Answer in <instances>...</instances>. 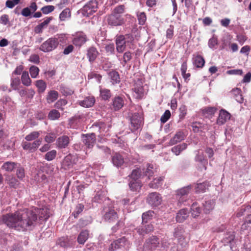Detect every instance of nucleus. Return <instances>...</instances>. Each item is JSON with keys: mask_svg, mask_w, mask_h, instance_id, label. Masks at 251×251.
<instances>
[{"mask_svg": "<svg viewBox=\"0 0 251 251\" xmlns=\"http://www.w3.org/2000/svg\"><path fill=\"white\" fill-rule=\"evenodd\" d=\"M38 218L40 220H47L49 218L47 210L37 208L31 210L21 209L13 213L3 215L1 220L9 228L25 231L36 226Z\"/></svg>", "mask_w": 251, "mask_h": 251, "instance_id": "obj_1", "label": "nucleus"}, {"mask_svg": "<svg viewBox=\"0 0 251 251\" xmlns=\"http://www.w3.org/2000/svg\"><path fill=\"white\" fill-rule=\"evenodd\" d=\"M143 83L144 79L141 77H136L133 79L132 87V95L136 99H142L144 96Z\"/></svg>", "mask_w": 251, "mask_h": 251, "instance_id": "obj_2", "label": "nucleus"}, {"mask_svg": "<svg viewBox=\"0 0 251 251\" xmlns=\"http://www.w3.org/2000/svg\"><path fill=\"white\" fill-rule=\"evenodd\" d=\"M58 44V38L50 37L42 44L39 49L44 52H50L56 49Z\"/></svg>", "mask_w": 251, "mask_h": 251, "instance_id": "obj_3", "label": "nucleus"}, {"mask_svg": "<svg viewBox=\"0 0 251 251\" xmlns=\"http://www.w3.org/2000/svg\"><path fill=\"white\" fill-rule=\"evenodd\" d=\"M143 118L139 113H135L130 118L131 130L133 132L141 128L143 126Z\"/></svg>", "mask_w": 251, "mask_h": 251, "instance_id": "obj_4", "label": "nucleus"}, {"mask_svg": "<svg viewBox=\"0 0 251 251\" xmlns=\"http://www.w3.org/2000/svg\"><path fill=\"white\" fill-rule=\"evenodd\" d=\"M105 214L103 219L109 223H113L118 220L119 217L117 212L113 207H108L104 209Z\"/></svg>", "mask_w": 251, "mask_h": 251, "instance_id": "obj_5", "label": "nucleus"}, {"mask_svg": "<svg viewBox=\"0 0 251 251\" xmlns=\"http://www.w3.org/2000/svg\"><path fill=\"white\" fill-rule=\"evenodd\" d=\"M107 22L109 25L114 26H120L125 23L122 15H115L112 13L107 16Z\"/></svg>", "mask_w": 251, "mask_h": 251, "instance_id": "obj_6", "label": "nucleus"}, {"mask_svg": "<svg viewBox=\"0 0 251 251\" xmlns=\"http://www.w3.org/2000/svg\"><path fill=\"white\" fill-rule=\"evenodd\" d=\"M42 139H39L30 143L28 142H23L22 144V147L24 150H26L30 152L35 151L42 143Z\"/></svg>", "mask_w": 251, "mask_h": 251, "instance_id": "obj_7", "label": "nucleus"}, {"mask_svg": "<svg viewBox=\"0 0 251 251\" xmlns=\"http://www.w3.org/2000/svg\"><path fill=\"white\" fill-rule=\"evenodd\" d=\"M147 202L152 206L156 207L161 203L162 198L159 193L152 192L149 194Z\"/></svg>", "mask_w": 251, "mask_h": 251, "instance_id": "obj_8", "label": "nucleus"}, {"mask_svg": "<svg viewBox=\"0 0 251 251\" xmlns=\"http://www.w3.org/2000/svg\"><path fill=\"white\" fill-rule=\"evenodd\" d=\"M98 9V2L96 0H91L83 7V11L88 16L95 12Z\"/></svg>", "mask_w": 251, "mask_h": 251, "instance_id": "obj_9", "label": "nucleus"}, {"mask_svg": "<svg viewBox=\"0 0 251 251\" xmlns=\"http://www.w3.org/2000/svg\"><path fill=\"white\" fill-rule=\"evenodd\" d=\"M87 41V37L86 35L82 32H80L76 33L72 40V42L75 46L80 47L85 44Z\"/></svg>", "mask_w": 251, "mask_h": 251, "instance_id": "obj_10", "label": "nucleus"}, {"mask_svg": "<svg viewBox=\"0 0 251 251\" xmlns=\"http://www.w3.org/2000/svg\"><path fill=\"white\" fill-rule=\"evenodd\" d=\"M82 142L89 149L92 148L96 142V135L94 133L83 135Z\"/></svg>", "mask_w": 251, "mask_h": 251, "instance_id": "obj_11", "label": "nucleus"}, {"mask_svg": "<svg viewBox=\"0 0 251 251\" xmlns=\"http://www.w3.org/2000/svg\"><path fill=\"white\" fill-rule=\"evenodd\" d=\"M111 159L113 165L117 168L121 167L126 162V158L119 153H115Z\"/></svg>", "mask_w": 251, "mask_h": 251, "instance_id": "obj_12", "label": "nucleus"}, {"mask_svg": "<svg viewBox=\"0 0 251 251\" xmlns=\"http://www.w3.org/2000/svg\"><path fill=\"white\" fill-rule=\"evenodd\" d=\"M116 50L119 53L123 52L126 48V44L124 35H120L117 36L116 39Z\"/></svg>", "mask_w": 251, "mask_h": 251, "instance_id": "obj_13", "label": "nucleus"}, {"mask_svg": "<svg viewBox=\"0 0 251 251\" xmlns=\"http://www.w3.org/2000/svg\"><path fill=\"white\" fill-rule=\"evenodd\" d=\"M185 138V135L184 132L181 130L176 131L174 136L170 140L169 144L173 146L177 144L184 140Z\"/></svg>", "mask_w": 251, "mask_h": 251, "instance_id": "obj_14", "label": "nucleus"}, {"mask_svg": "<svg viewBox=\"0 0 251 251\" xmlns=\"http://www.w3.org/2000/svg\"><path fill=\"white\" fill-rule=\"evenodd\" d=\"M70 142V139L68 136H61L56 140V147L59 149H65L69 146Z\"/></svg>", "mask_w": 251, "mask_h": 251, "instance_id": "obj_15", "label": "nucleus"}, {"mask_svg": "<svg viewBox=\"0 0 251 251\" xmlns=\"http://www.w3.org/2000/svg\"><path fill=\"white\" fill-rule=\"evenodd\" d=\"M230 118V114L226 110L222 109L220 110L219 117L217 120V123L219 125L224 124L227 120Z\"/></svg>", "mask_w": 251, "mask_h": 251, "instance_id": "obj_16", "label": "nucleus"}, {"mask_svg": "<svg viewBox=\"0 0 251 251\" xmlns=\"http://www.w3.org/2000/svg\"><path fill=\"white\" fill-rule=\"evenodd\" d=\"M72 156L69 154L66 156L61 163V169L68 170L73 167Z\"/></svg>", "mask_w": 251, "mask_h": 251, "instance_id": "obj_17", "label": "nucleus"}, {"mask_svg": "<svg viewBox=\"0 0 251 251\" xmlns=\"http://www.w3.org/2000/svg\"><path fill=\"white\" fill-rule=\"evenodd\" d=\"M124 105V98L121 96L115 97L112 100L113 108L115 111L122 108Z\"/></svg>", "mask_w": 251, "mask_h": 251, "instance_id": "obj_18", "label": "nucleus"}, {"mask_svg": "<svg viewBox=\"0 0 251 251\" xmlns=\"http://www.w3.org/2000/svg\"><path fill=\"white\" fill-rule=\"evenodd\" d=\"M241 90L238 88L233 89L230 92L231 96L235 99V100L239 103H242L243 102L244 99L241 94Z\"/></svg>", "mask_w": 251, "mask_h": 251, "instance_id": "obj_19", "label": "nucleus"}, {"mask_svg": "<svg viewBox=\"0 0 251 251\" xmlns=\"http://www.w3.org/2000/svg\"><path fill=\"white\" fill-rule=\"evenodd\" d=\"M147 244L151 250H154L158 247L159 239L156 236H152L147 240Z\"/></svg>", "mask_w": 251, "mask_h": 251, "instance_id": "obj_20", "label": "nucleus"}, {"mask_svg": "<svg viewBox=\"0 0 251 251\" xmlns=\"http://www.w3.org/2000/svg\"><path fill=\"white\" fill-rule=\"evenodd\" d=\"M95 102V98L94 96H89L85 98L83 100L79 101L80 105L84 107H90L94 105Z\"/></svg>", "mask_w": 251, "mask_h": 251, "instance_id": "obj_21", "label": "nucleus"}, {"mask_svg": "<svg viewBox=\"0 0 251 251\" xmlns=\"http://www.w3.org/2000/svg\"><path fill=\"white\" fill-rule=\"evenodd\" d=\"M191 186L189 185L183 187L177 191L176 198L178 199L179 202H181L183 201L182 200H180L181 198L188 195L190 190H191Z\"/></svg>", "mask_w": 251, "mask_h": 251, "instance_id": "obj_22", "label": "nucleus"}, {"mask_svg": "<svg viewBox=\"0 0 251 251\" xmlns=\"http://www.w3.org/2000/svg\"><path fill=\"white\" fill-rule=\"evenodd\" d=\"M99 54V52L97 49L93 47H91L87 50V56L90 62H93Z\"/></svg>", "mask_w": 251, "mask_h": 251, "instance_id": "obj_23", "label": "nucleus"}, {"mask_svg": "<svg viewBox=\"0 0 251 251\" xmlns=\"http://www.w3.org/2000/svg\"><path fill=\"white\" fill-rule=\"evenodd\" d=\"M189 212L187 209H182L177 213L176 220L177 222L182 223L184 222L188 217Z\"/></svg>", "mask_w": 251, "mask_h": 251, "instance_id": "obj_24", "label": "nucleus"}, {"mask_svg": "<svg viewBox=\"0 0 251 251\" xmlns=\"http://www.w3.org/2000/svg\"><path fill=\"white\" fill-rule=\"evenodd\" d=\"M108 75L112 84H116L120 82V75L118 72L115 70H112L108 73Z\"/></svg>", "mask_w": 251, "mask_h": 251, "instance_id": "obj_25", "label": "nucleus"}, {"mask_svg": "<svg viewBox=\"0 0 251 251\" xmlns=\"http://www.w3.org/2000/svg\"><path fill=\"white\" fill-rule=\"evenodd\" d=\"M187 144L185 143L175 146L171 149V151L176 155H179L181 152L187 149Z\"/></svg>", "mask_w": 251, "mask_h": 251, "instance_id": "obj_26", "label": "nucleus"}, {"mask_svg": "<svg viewBox=\"0 0 251 251\" xmlns=\"http://www.w3.org/2000/svg\"><path fill=\"white\" fill-rule=\"evenodd\" d=\"M164 177L163 176L157 177L153 178V180L149 184V186L151 188L157 189L161 186Z\"/></svg>", "mask_w": 251, "mask_h": 251, "instance_id": "obj_27", "label": "nucleus"}, {"mask_svg": "<svg viewBox=\"0 0 251 251\" xmlns=\"http://www.w3.org/2000/svg\"><path fill=\"white\" fill-rule=\"evenodd\" d=\"M209 186V184L207 181L198 183L195 187V192L197 193H204L208 188Z\"/></svg>", "mask_w": 251, "mask_h": 251, "instance_id": "obj_28", "label": "nucleus"}, {"mask_svg": "<svg viewBox=\"0 0 251 251\" xmlns=\"http://www.w3.org/2000/svg\"><path fill=\"white\" fill-rule=\"evenodd\" d=\"M89 237V231L84 230L80 232L77 237V242L80 244H84Z\"/></svg>", "mask_w": 251, "mask_h": 251, "instance_id": "obj_29", "label": "nucleus"}, {"mask_svg": "<svg viewBox=\"0 0 251 251\" xmlns=\"http://www.w3.org/2000/svg\"><path fill=\"white\" fill-rule=\"evenodd\" d=\"M21 81L24 86L28 87L31 85L32 80L29 77V74L27 72L24 71L22 73Z\"/></svg>", "mask_w": 251, "mask_h": 251, "instance_id": "obj_30", "label": "nucleus"}, {"mask_svg": "<svg viewBox=\"0 0 251 251\" xmlns=\"http://www.w3.org/2000/svg\"><path fill=\"white\" fill-rule=\"evenodd\" d=\"M6 181L11 188H16L20 184L19 181L12 176H9L6 178Z\"/></svg>", "mask_w": 251, "mask_h": 251, "instance_id": "obj_31", "label": "nucleus"}, {"mask_svg": "<svg viewBox=\"0 0 251 251\" xmlns=\"http://www.w3.org/2000/svg\"><path fill=\"white\" fill-rule=\"evenodd\" d=\"M194 65L199 68H201L205 64L204 59L200 55H197L194 58Z\"/></svg>", "mask_w": 251, "mask_h": 251, "instance_id": "obj_32", "label": "nucleus"}, {"mask_svg": "<svg viewBox=\"0 0 251 251\" xmlns=\"http://www.w3.org/2000/svg\"><path fill=\"white\" fill-rule=\"evenodd\" d=\"M10 81V86L12 90H19V86L21 85V81L19 77H14V76L12 75Z\"/></svg>", "mask_w": 251, "mask_h": 251, "instance_id": "obj_33", "label": "nucleus"}, {"mask_svg": "<svg viewBox=\"0 0 251 251\" xmlns=\"http://www.w3.org/2000/svg\"><path fill=\"white\" fill-rule=\"evenodd\" d=\"M58 97V93L54 90H51L48 92L47 96V101L49 103L55 101Z\"/></svg>", "mask_w": 251, "mask_h": 251, "instance_id": "obj_34", "label": "nucleus"}, {"mask_svg": "<svg viewBox=\"0 0 251 251\" xmlns=\"http://www.w3.org/2000/svg\"><path fill=\"white\" fill-rule=\"evenodd\" d=\"M154 229L153 226L151 224H148L144 227H139L138 228V232L139 234L144 235L145 234H148Z\"/></svg>", "mask_w": 251, "mask_h": 251, "instance_id": "obj_35", "label": "nucleus"}, {"mask_svg": "<svg viewBox=\"0 0 251 251\" xmlns=\"http://www.w3.org/2000/svg\"><path fill=\"white\" fill-rule=\"evenodd\" d=\"M17 163L14 162L7 161L5 162L1 167L2 169L7 172H12L17 168Z\"/></svg>", "mask_w": 251, "mask_h": 251, "instance_id": "obj_36", "label": "nucleus"}, {"mask_svg": "<svg viewBox=\"0 0 251 251\" xmlns=\"http://www.w3.org/2000/svg\"><path fill=\"white\" fill-rule=\"evenodd\" d=\"M129 186L132 191H137L140 190L142 183L140 180H130L129 183Z\"/></svg>", "mask_w": 251, "mask_h": 251, "instance_id": "obj_37", "label": "nucleus"}, {"mask_svg": "<svg viewBox=\"0 0 251 251\" xmlns=\"http://www.w3.org/2000/svg\"><path fill=\"white\" fill-rule=\"evenodd\" d=\"M154 212L151 210H149L143 213L142 216V223H147L151 220L154 215Z\"/></svg>", "mask_w": 251, "mask_h": 251, "instance_id": "obj_38", "label": "nucleus"}, {"mask_svg": "<svg viewBox=\"0 0 251 251\" xmlns=\"http://www.w3.org/2000/svg\"><path fill=\"white\" fill-rule=\"evenodd\" d=\"M203 206L204 212L208 213L214 208V202L213 200H208L203 204Z\"/></svg>", "mask_w": 251, "mask_h": 251, "instance_id": "obj_39", "label": "nucleus"}, {"mask_svg": "<svg viewBox=\"0 0 251 251\" xmlns=\"http://www.w3.org/2000/svg\"><path fill=\"white\" fill-rule=\"evenodd\" d=\"M141 176V171L140 168H136L132 170L131 174L128 176L131 180H139Z\"/></svg>", "mask_w": 251, "mask_h": 251, "instance_id": "obj_40", "label": "nucleus"}, {"mask_svg": "<svg viewBox=\"0 0 251 251\" xmlns=\"http://www.w3.org/2000/svg\"><path fill=\"white\" fill-rule=\"evenodd\" d=\"M35 85L38 88L39 93H43L47 88V84L43 80H36Z\"/></svg>", "mask_w": 251, "mask_h": 251, "instance_id": "obj_41", "label": "nucleus"}, {"mask_svg": "<svg viewBox=\"0 0 251 251\" xmlns=\"http://www.w3.org/2000/svg\"><path fill=\"white\" fill-rule=\"evenodd\" d=\"M136 16L138 24L142 25H144L147 20V16L145 12L138 11L136 12Z\"/></svg>", "mask_w": 251, "mask_h": 251, "instance_id": "obj_42", "label": "nucleus"}, {"mask_svg": "<svg viewBox=\"0 0 251 251\" xmlns=\"http://www.w3.org/2000/svg\"><path fill=\"white\" fill-rule=\"evenodd\" d=\"M40 135V131H34L31 132V133H30L29 134L27 135L25 137V139L27 141H33V140L35 141L36 140L38 139V138H39Z\"/></svg>", "mask_w": 251, "mask_h": 251, "instance_id": "obj_43", "label": "nucleus"}, {"mask_svg": "<svg viewBox=\"0 0 251 251\" xmlns=\"http://www.w3.org/2000/svg\"><path fill=\"white\" fill-rule=\"evenodd\" d=\"M191 209L192 216L194 218L198 217L201 211L200 207L198 206V203L197 202H194L192 204Z\"/></svg>", "mask_w": 251, "mask_h": 251, "instance_id": "obj_44", "label": "nucleus"}, {"mask_svg": "<svg viewBox=\"0 0 251 251\" xmlns=\"http://www.w3.org/2000/svg\"><path fill=\"white\" fill-rule=\"evenodd\" d=\"M48 117L50 120H58L60 117V113L58 110L52 109L50 111Z\"/></svg>", "mask_w": 251, "mask_h": 251, "instance_id": "obj_45", "label": "nucleus"}, {"mask_svg": "<svg viewBox=\"0 0 251 251\" xmlns=\"http://www.w3.org/2000/svg\"><path fill=\"white\" fill-rule=\"evenodd\" d=\"M57 155V151L55 150H52L48 151L44 156V158L48 161H52L54 159Z\"/></svg>", "mask_w": 251, "mask_h": 251, "instance_id": "obj_46", "label": "nucleus"}, {"mask_svg": "<svg viewBox=\"0 0 251 251\" xmlns=\"http://www.w3.org/2000/svg\"><path fill=\"white\" fill-rule=\"evenodd\" d=\"M100 94L101 98L104 100H108L111 97L110 90L106 88L100 89Z\"/></svg>", "mask_w": 251, "mask_h": 251, "instance_id": "obj_47", "label": "nucleus"}, {"mask_svg": "<svg viewBox=\"0 0 251 251\" xmlns=\"http://www.w3.org/2000/svg\"><path fill=\"white\" fill-rule=\"evenodd\" d=\"M16 176L20 180H23L25 177V169L20 165L16 168Z\"/></svg>", "mask_w": 251, "mask_h": 251, "instance_id": "obj_48", "label": "nucleus"}, {"mask_svg": "<svg viewBox=\"0 0 251 251\" xmlns=\"http://www.w3.org/2000/svg\"><path fill=\"white\" fill-rule=\"evenodd\" d=\"M71 16V12L69 8H65L60 14L59 18L61 21H65L68 18H70Z\"/></svg>", "mask_w": 251, "mask_h": 251, "instance_id": "obj_49", "label": "nucleus"}, {"mask_svg": "<svg viewBox=\"0 0 251 251\" xmlns=\"http://www.w3.org/2000/svg\"><path fill=\"white\" fill-rule=\"evenodd\" d=\"M217 110L215 107H206L202 109V112L204 115H213Z\"/></svg>", "mask_w": 251, "mask_h": 251, "instance_id": "obj_50", "label": "nucleus"}, {"mask_svg": "<svg viewBox=\"0 0 251 251\" xmlns=\"http://www.w3.org/2000/svg\"><path fill=\"white\" fill-rule=\"evenodd\" d=\"M106 197L104 196L102 192H98L93 198V201L96 202H101L102 201L105 200Z\"/></svg>", "mask_w": 251, "mask_h": 251, "instance_id": "obj_51", "label": "nucleus"}, {"mask_svg": "<svg viewBox=\"0 0 251 251\" xmlns=\"http://www.w3.org/2000/svg\"><path fill=\"white\" fill-rule=\"evenodd\" d=\"M40 70L39 68L35 66H32L29 68V73L31 76L33 78H35L39 75Z\"/></svg>", "mask_w": 251, "mask_h": 251, "instance_id": "obj_52", "label": "nucleus"}, {"mask_svg": "<svg viewBox=\"0 0 251 251\" xmlns=\"http://www.w3.org/2000/svg\"><path fill=\"white\" fill-rule=\"evenodd\" d=\"M125 6L124 5H120L115 7L112 13L115 15H122L125 12Z\"/></svg>", "mask_w": 251, "mask_h": 251, "instance_id": "obj_53", "label": "nucleus"}, {"mask_svg": "<svg viewBox=\"0 0 251 251\" xmlns=\"http://www.w3.org/2000/svg\"><path fill=\"white\" fill-rule=\"evenodd\" d=\"M83 209L84 205L81 203L78 204L76 207L75 210L73 212L72 215L75 218H77L79 214L82 212Z\"/></svg>", "mask_w": 251, "mask_h": 251, "instance_id": "obj_54", "label": "nucleus"}, {"mask_svg": "<svg viewBox=\"0 0 251 251\" xmlns=\"http://www.w3.org/2000/svg\"><path fill=\"white\" fill-rule=\"evenodd\" d=\"M132 53L129 51H126L124 53L123 55V62L122 63L123 65L124 66L126 64L129 62L132 59Z\"/></svg>", "mask_w": 251, "mask_h": 251, "instance_id": "obj_55", "label": "nucleus"}, {"mask_svg": "<svg viewBox=\"0 0 251 251\" xmlns=\"http://www.w3.org/2000/svg\"><path fill=\"white\" fill-rule=\"evenodd\" d=\"M106 53L109 54H112L115 52V46L113 43L106 45L104 47Z\"/></svg>", "mask_w": 251, "mask_h": 251, "instance_id": "obj_56", "label": "nucleus"}, {"mask_svg": "<svg viewBox=\"0 0 251 251\" xmlns=\"http://www.w3.org/2000/svg\"><path fill=\"white\" fill-rule=\"evenodd\" d=\"M153 168V167L152 165L148 164L147 168L145 172V175L148 176L149 179H151V177L154 174Z\"/></svg>", "mask_w": 251, "mask_h": 251, "instance_id": "obj_57", "label": "nucleus"}, {"mask_svg": "<svg viewBox=\"0 0 251 251\" xmlns=\"http://www.w3.org/2000/svg\"><path fill=\"white\" fill-rule=\"evenodd\" d=\"M54 10V6L53 5H47L43 7L41 10L44 14H48L51 13Z\"/></svg>", "mask_w": 251, "mask_h": 251, "instance_id": "obj_58", "label": "nucleus"}, {"mask_svg": "<svg viewBox=\"0 0 251 251\" xmlns=\"http://www.w3.org/2000/svg\"><path fill=\"white\" fill-rule=\"evenodd\" d=\"M171 117V112L169 110H166L163 115L161 117L160 121L161 123H166Z\"/></svg>", "mask_w": 251, "mask_h": 251, "instance_id": "obj_59", "label": "nucleus"}, {"mask_svg": "<svg viewBox=\"0 0 251 251\" xmlns=\"http://www.w3.org/2000/svg\"><path fill=\"white\" fill-rule=\"evenodd\" d=\"M55 138L56 136L55 134L53 133H50L45 136V141L48 144L51 143L55 141Z\"/></svg>", "mask_w": 251, "mask_h": 251, "instance_id": "obj_60", "label": "nucleus"}, {"mask_svg": "<svg viewBox=\"0 0 251 251\" xmlns=\"http://www.w3.org/2000/svg\"><path fill=\"white\" fill-rule=\"evenodd\" d=\"M183 232L184 231L183 229H182L181 227H177L175 229L174 235V236L178 239L180 237H182L184 236L183 235Z\"/></svg>", "mask_w": 251, "mask_h": 251, "instance_id": "obj_61", "label": "nucleus"}, {"mask_svg": "<svg viewBox=\"0 0 251 251\" xmlns=\"http://www.w3.org/2000/svg\"><path fill=\"white\" fill-rule=\"evenodd\" d=\"M174 26L170 25L166 30V37L169 39H172L174 36Z\"/></svg>", "mask_w": 251, "mask_h": 251, "instance_id": "obj_62", "label": "nucleus"}, {"mask_svg": "<svg viewBox=\"0 0 251 251\" xmlns=\"http://www.w3.org/2000/svg\"><path fill=\"white\" fill-rule=\"evenodd\" d=\"M21 0H7L6 1V6L9 8H12L14 6L18 4Z\"/></svg>", "mask_w": 251, "mask_h": 251, "instance_id": "obj_63", "label": "nucleus"}, {"mask_svg": "<svg viewBox=\"0 0 251 251\" xmlns=\"http://www.w3.org/2000/svg\"><path fill=\"white\" fill-rule=\"evenodd\" d=\"M120 242L119 240H116L113 242L109 247V250L110 251H114L120 248Z\"/></svg>", "mask_w": 251, "mask_h": 251, "instance_id": "obj_64", "label": "nucleus"}]
</instances>
